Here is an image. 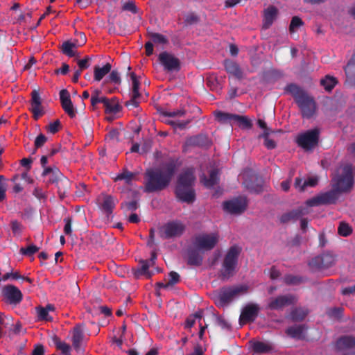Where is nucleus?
Wrapping results in <instances>:
<instances>
[{
    "label": "nucleus",
    "instance_id": "nucleus-34",
    "mask_svg": "<svg viewBox=\"0 0 355 355\" xmlns=\"http://www.w3.org/2000/svg\"><path fill=\"white\" fill-rule=\"evenodd\" d=\"M112 69V66L110 63H107L103 67L96 66L94 67V80L96 81H100Z\"/></svg>",
    "mask_w": 355,
    "mask_h": 355
},
{
    "label": "nucleus",
    "instance_id": "nucleus-28",
    "mask_svg": "<svg viewBox=\"0 0 355 355\" xmlns=\"http://www.w3.org/2000/svg\"><path fill=\"white\" fill-rule=\"evenodd\" d=\"M116 200L110 195H105L103 197V202L100 206L102 211L109 216L112 214L114 209L115 208Z\"/></svg>",
    "mask_w": 355,
    "mask_h": 355
},
{
    "label": "nucleus",
    "instance_id": "nucleus-11",
    "mask_svg": "<svg viewBox=\"0 0 355 355\" xmlns=\"http://www.w3.org/2000/svg\"><path fill=\"white\" fill-rule=\"evenodd\" d=\"M1 295L6 301L10 304L17 305L19 304L23 299L21 291L15 286L8 284L1 289Z\"/></svg>",
    "mask_w": 355,
    "mask_h": 355
},
{
    "label": "nucleus",
    "instance_id": "nucleus-63",
    "mask_svg": "<svg viewBox=\"0 0 355 355\" xmlns=\"http://www.w3.org/2000/svg\"><path fill=\"white\" fill-rule=\"evenodd\" d=\"M138 202L137 200H132L130 202H125L121 203V208H126L128 210L134 211L138 208Z\"/></svg>",
    "mask_w": 355,
    "mask_h": 355
},
{
    "label": "nucleus",
    "instance_id": "nucleus-5",
    "mask_svg": "<svg viewBox=\"0 0 355 355\" xmlns=\"http://www.w3.org/2000/svg\"><path fill=\"white\" fill-rule=\"evenodd\" d=\"M333 188L338 193L347 192L354 185L353 168L351 164H346L342 168V173L336 175L333 178Z\"/></svg>",
    "mask_w": 355,
    "mask_h": 355
},
{
    "label": "nucleus",
    "instance_id": "nucleus-46",
    "mask_svg": "<svg viewBox=\"0 0 355 355\" xmlns=\"http://www.w3.org/2000/svg\"><path fill=\"white\" fill-rule=\"evenodd\" d=\"M135 174L127 169H124L122 173L117 175L115 180H125V183L129 184L132 180L135 178Z\"/></svg>",
    "mask_w": 355,
    "mask_h": 355
},
{
    "label": "nucleus",
    "instance_id": "nucleus-23",
    "mask_svg": "<svg viewBox=\"0 0 355 355\" xmlns=\"http://www.w3.org/2000/svg\"><path fill=\"white\" fill-rule=\"evenodd\" d=\"M85 335L83 329L80 324H76L72 331V345L76 352L80 353L82 351L81 345Z\"/></svg>",
    "mask_w": 355,
    "mask_h": 355
},
{
    "label": "nucleus",
    "instance_id": "nucleus-50",
    "mask_svg": "<svg viewBox=\"0 0 355 355\" xmlns=\"http://www.w3.org/2000/svg\"><path fill=\"white\" fill-rule=\"evenodd\" d=\"M304 25V22L301 18L297 16H295L292 18L290 26H289V31L291 33H295V29L300 28V26Z\"/></svg>",
    "mask_w": 355,
    "mask_h": 355
},
{
    "label": "nucleus",
    "instance_id": "nucleus-55",
    "mask_svg": "<svg viewBox=\"0 0 355 355\" xmlns=\"http://www.w3.org/2000/svg\"><path fill=\"white\" fill-rule=\"evenodd\" d=\"M169 280L168 282V285L170 286V287L173 286L175 284H178L180 281V275L175 271H171L168 273Z\"/></svg>",
    "mask_w": 355,
    "mask_h": 355
},
{
    "label": "nucleus",
    "instance_id": "nucleus-2",
    "mask_svg": "<svg viewBox=\"0 0 355 355\" xmlns=\"http://www.w3.org/2000/svg\"><path fill=\"white\" fill-rule=\"evenodd\" d=\"M195 180L196 177L191 168H187L178 175L175 194L179 201L192 204L196 200V191L193 188Z\"/></svg>",
    "mask_w": 355,
    "mask_h": 355
},
{
    "label": "nucleus",
    "instance_id": "nucleus-10",
    "mask_svg": "<svg viewBox=\"0 0 355 355\" xmlns=\"http://www.w3.org/2000/svg\"><path fill=\"white\" fill-rule=\"evenodd\" d=\"M338 198V192L333 188L332 190L322 193L306 201L309 207L318 206L320 205H331L336 203Z\"/></svg>",
    "mask_w": 355,
    "mask_h": 355
},
{
    "label": "nucleus",
    "instance_id": "nucleus-6",
    "mask_svg": "<svg viewBox=\"0 0 355 355\" xmlns=\"http://www.w3.org/2000/svg\"><path fill=\"white\" fill-rule=\"evenodd\" d=\"M219 241L218 232L201 233L194 237L193 244L196 248L202 252L211 251Z\"/></svg>",
    "mask_w": 355,
    "mask_h": 355
},
{
    "label": "nucleus",
    "instance_id": "nucleus-27",
    "mask_svg": "<svg viewBox=\"0 0 355 355\" xmlns=\"http://www.w3.org/2000/svg\"><path fill=\"white\" fill-rule=\"evenodd\" d=\"M336 347L338 350H345L355 347V336H343L336 343Z\"/></svg>",
    "mask_w": 355,
    "mask_h": 355
},
{
    "label": "nucleus",
    "instance_id": "nucleus-25",
    "mask_svg": "<svg viewBox=\"0 0 355 355\" xmlns=\"http://www.w3.org/2000/svg\"><path fill=\"white\" fill-rule=\"evenodd\" d=\"M243 184L251 193L259 194L263 191V180L257 175L252 176L249 180H245Z\"/></svg>",
    "mask_w": 355,
    "mask_h": 355
},
{
    "label": "nucleus",
    "instance_id": "nucleus-16",
    "mask_svg": "<svg viewBox=\"0 0 355 355\" xmlns=\"http://www.w3.org/2000/svg\"><path fill=\"white\" fill-rule=\"evenodd\" d=\"M259 312V306L257 304H249L246 305L239 318V320L241 322H253L257 317L258 316Z\"/></svg>",
    "mask_w": 355,
    "mask_h": 355
},
{
    "label": "nucleus",
    "instance_id": "nucleus-18",
    "mask_svg": "<svg viewBox=\"0 0 355 355\" xmlns=\"http://www.w3.org/2000/svg\"><path fill=\"white\" fill-rule=\"evenodd\" d=\"M187 146L209 148L211 145V141L205 134H199L188 137L185 141Z\"/></svg>",
    "mask_w": 355,
    "mask_h": 355
},
{
    "label": "nucleus",
    "instance_id": "nucleus-47",
    "mask_svg": "<svg viewBox=\"0 0 355 355\" xmlns=\"http://www.w3.org/2000/svg\"><path fill=\"white\" fill-rule=\"evenodd\" d=\"M352 232L351 226L345 222H340L338 228V233L342 236H348Z\"/></svg>",
    "mask_w": 355,
    "mask_h": 355
},
{
    "label": "nucleus",
    "instance_id": "nucleus-43",
    "mask_svg": "<svg viewBox=\"0 0 355 355\" xmlns=\"http://www.w3.org/2000/svg\"><path fill=\"white\" fill-rule=\"evenodd\" d=\"M234 123H237L241 128L245 129H250L252 126L251 121L245 116H241L237 114L236 121Z\"/></svg>",
    "mask_w": 355,
    "mask_h": 355
},
{
    "label": "nucleus",
    "instance_id": "nucleus-54",
    "mask_svg": "<svg viewBox=\"0 0 355 355\" xmlns=\"http://www.w3.org/2000/svg\"><path fill=\"white\" fill-rule=\"evenodd\" d=\"M54 169H58L57 167H47V168H44V170H43V172L42 173V176H47V175H50L49 177V183H51L53 184V180H55V173L54 171Z\"/></svg>",
    "mask_w": 355,
    "mask_h": 355
},
{
    "label": "nucleus",
    "instance_id": "nucleus-26",
    "mask_svg": "<svg viewBox=\"0 0 355 355\" xmlns=\"http://www.w3.org/2000/svg\"><path fill=\"white\" fill-rule=\"evenodd\" d=\"M200 250L190 248L187 250V264L192 266H200L202 263L203 256L200 252Z\"/></svg>",
    "mask_w": 355,
    "mask_h": 355
},
{
    "label": "nucleus",
    "instance_id": "nucleus-38",
    "mask_svg": "<svg viewBox=\"0 0 355 355\" xmlns=\"http://www.w3.org/2000/svg\"><path fill=\"white\" fill-rule=\"evenodd\" d=\"M149 37L150 38V42L153 44H167L168 43V38L158 33H149Z\"/></svg>",
    "mask_w": 355,
    "mask_h": 355
},
{
    "label": "nucleus",
    "instance_id": "nucleus-20",
    "mask_svg": "<svg viewBox=\"0 0 355 355\" xmlns=\"http://www.w3.org/2000/svg\"><path fill=\"white\" fill-rule=\"evenodd\" d=\"M150 266L151 265L146 259L139 260L137 266L132 268L135 278L138 279L144 276L146 279H150L153 275V272L149 270Z\"/></svg>",
    "mask_w": 355,
    "mask_h": 355
},
{
    "label": "nucleus",
    "instance_id": "nucleus-53",
    "mask_svg": "<svg viewBox=\"0 0 355 355\" xmlns=\"http://www.w3.org/2000/svg\"><path fill=\"white\" fill-rule=\"evenodd\" d=\"M46 141L47 137L44 134L40 133L35 139V150H33V154L35 153L36 150L42 147Z\"/></svg>",
    "mask_w": 355,
    "mask_h": 355
},
{
    "label": "nucleus",
    "instance_id": "nucleus-49",
    "mask_svg": "<svg viewBox=\"0 0 355 355\" xmlns=\"http://www.w3.org/2000/svg\"><path fill=\"white\" fill-rule=\"evenodd\" d=\"M53 342L56 348L60 350L62 354L67 353L68 351H71L70 345L64 342L61 341L58 337L55 336L53 338Z\"/></svg>",
    "mask_w": 355,
    "mask_h": 355
},
{
    "label": "nucleus",
    "instance_id": "nucleus-44",
    "mask_svg": "<svg viewBox=\"0 0 355 355\" xmlns=\"http://www.w3.org/2000/svg\"><path fill=\"white\" fill-rule=\"evenodd\" d=\"M200 21V17L195 12L187 13L184 17V24L185 26L197 24Z\"/></svg>",
    "mask_w": 355,
    "mask_h": 355
},
{
    "label": "nucleus",
    "instance_id": "nucleus-19",
    "mask_svg": "<svg viewBox=\"0 0 355 355\" xmlns=\"http://www.w3.org/2000/svg\"><path fill=\"white\" fill-rule=\"evenodd\" d=\"M60 99L62 109L71 118L76 116V111L74 110L72 101L71 100L69 92L64 89L60 92Z\"/></svg>",
    "mask_w": 355,
    "mask_h": 355
},
{
    "label": "nucleus",
    "instance_id": "nucleus-22",
    "mask_svg": "<svg viewBox=\"0 0 355 355\" xmlns=\"http://www.w3.org/2000/svg\"><path fill=\"white\" fill-rule=\"evenodd\" d=\"M223 65L228 74L238 80H241L243 78V71L236 62L230 59H226L223 62Z\"/></svg>",
    "mask_w": 355,
    "mask_h": 355
},
{
    "label": "nucleus",
    "instance_id": "nucleus-7",
    "mask_svg": "<svg viewBox=\"0 0 355 355\" xmlns=\"http://www.w3.org/2000/svg\"><path fill=\"white\" fill-rule=\"evenodd\" d=\"M246 291L247 287L244 286L223 287L216 296V304L218 306H224L234 297Z\"/></svg>",
    "mask_w": 355,
    "mask_h": 355
},
{
    "label": "nucleus",
    "instance_id": "nucleus-4",
    "mask_svg": "<svg viewBox=\"0 0 355 355\" xmlns=\"http://www.w3.org/2000/svg\"><path fill=\"white\" fill-rule=\"evenodd\" d=\"M241 252V248L236 245L231 246L227 250L220 270L222 280H227L234 275Z\"/></svg>",
    "mask_w": 355,
    "mask_h": 355
},
{
    "label": "nucleus",
    "instance_id": "nucleus-33",
    "mask_svg": "<svg viewBox=\"0 0 355 355\" xmlns=\"http://www.w3.org/2000/svg\"><path fill=\"white\" fill-rule=\"evenodd\" d=\"M218 180V171L217 169H212L209 172V175L208 178L206 176H204L203 178H202V181L204 185L207 188H211L214 185L217 184Z\"/></svg>",
    "mask_w": 355,
    "mask_h": 355
},
{
    "label": "nucleus",
    "instance_id": "nucleus-62",
    "mask_svg": "<svg viewBox=\"0 0 355 355\" xmlns=\"http://www.w3.org/2000/svg\"><path fill=\"white\" fill-rule=\"evenodd\" d=\"M92 58L89 56H86L85 58L82 60H78V65L79 67L78 70H80L81 71L84 69H86L89 67Z\"/></svg>",
    "mask_w": 355,
    "mask_h": 355
},
{
    "label": "nucleus",
    "instance_id": "nucleus-21",
    "mask_svg": "<svg viewBox=\"0 0 355 355\" xmlns=\"http://www.w3.org/2000/svg\"><path fill=\"white\" fill-rule=\"evenodd\" d=\"M279 14L278 9L275 6H269L263 10V28L268 29L276 20Z\"/></svg>",
    "mask_w": 355,
    "mask_h": 355
},
{
    "label": "nucleus",
    "instance_id": "nucleus-13",
    "mask_svg": "<svg viewBox=\"0 0 355 355\" xmlns=\"http://www.w3.org/2000/svg\"><path fill=\"white\" fill-rule=\"evenodd\" d=\"M296 298L291 294L279 295L275 298H270L267 305V309L270 310H280L285 306L295 304Z\"/></svg>",
    "mask_w": 355,
    "mask_h": 355
},
{
    "label": "nucleus",
    "instance_id": "nucleus-31",
    "mask_svg": "<svg viewBox=\"0 0 355 355\" xmlns=\"http://www.w3.org/2000/svg\"><path fill=\"white\" fill-rule=\"evenodd\" d=\"M251 343V347L254 353H268L272 350V345L268 343L261 341H254Z\"/></svg>",
    "mask_w": 355,
    "mask_h": 355
},
{
    "label": "nucleus",
    "instance_id": "nucleus-1",
    "mask_svg": "<svg viewBox=\"0 0 355 355\" xmlns=\"http://www.w3.org/2000/svg\"><path fill=\"white\" fill-rule=\"evenodd\" d=\"M177 169V163L174 160L164 163L159 168L147 169L144 175L145 192L153 193L165 189L171 182Z\"/></svg>",
    "mask_w": 355,
    "mask_h": 355
},
{
    "label": "nucleus",
    "instance_id": "nucleus-58",
    "mask_svg": "<svg viewBox=\"0 0 355 355\" xmlns=\"http://www.w3.org/2000/svg\"><path fill=\"white\" fill-rule=\"evenodd\" d=\"M108 81L116 85L121 84V80L119 73L116 70L111 71L108 76Z\"/></svg>",
    "mask_w": 355,
    "mask_h": 355
},
{
    "label": "nucleus",
    "instance_id": "nucleus-36",
    "mask_svg": "<svg viewBox=\"0 0 355 355\" xmlns=\"http://www.w3.org/2000/svg\"><path fill=\"white\" fill-rule=\"evenodd\" d=\"M305 280L303 277L291 274L286 275L284 277V282L287 285H298L304 282Z\"/></svg>",
    "mask_w": 355,
    "mask_h": 355
},
{
    "label": "nucleus",
    "instance_id": "nucleus-3",
    "mask_svg": "<svg viewBox=\"0 0 355 355\" xmlns=\"http://www.w3.org/2000/svg\"><path fill=\"white\" fill-rule=\"evenodd\" d=\"M285 92L290 94L300 107L302 116L306 119L311 118L315 111V103L313 98L300 87L294 83L287 85Z\"/></svg>",
    "mask_w": 355,
    "mask_h": 355
},
{
    "label": "nucleus",
    "instance_id": "nucleus-15",
    "mask_svg": "<svg viewBox=\"0 0 355 355\" xmlns=\"http://www.w3.org/2000/svg\"><path fill=\"white\" fill-rule=\"evenodd\" d=\"M54 171L55 179L53 180V184L56 185L60 197L64 198L69 189L70 181L60 173L59 169H54Z\"/></svg>",
    "mask_w": 355,
    "mask_h": 355
},
{
    "label": "nucleus",
    "instance_id": "nucleus-45",
    "mask_svg": "<svg viewBox=\"0 0 355 355\" xmlns=\"http://www.w3.org/2000/svg\"><path fill=\"white\" fill-rule=\"evenodd\" d=\"M306 315L307 313L304 310L300 308H296L291 311V318L293 321H302L305 318Z\"/></svg>",
    "mask_w": 355,
    "mask_h": 355
},
{
    "label": "nucleus",
    "instance_id": "nucleus-59",
    "mask_svg": "<svg viewBox=\"0 0 355 355\" xmlns=\"http://www.w3.org/2000/svg\"><path fill=\"white\" fill-rule=\"evenodd\" d=\"M122 9L123 10L129 11L133 14H136L138 12V9L133 1H129L125 3L123 5Z\"/></svg>",
    "mask_w": 355,
    "mask_h": 355
},
{
    "label": "nucleus",
    "instance_id": "nucleus-57",
    "mask_svg": "<svg viewBox=\"0 0 355 355\" xmlns=\"http://www.w3.org/2000/svg\"><path fill=\"white\" fill-rule=\"evenodd\" d=\"M318 182V179L315 177L309 178L303 182V184L300 188V191H304L305 188L307 187H313L317 185Z\"/></svg>",
    "mask_w": 355,
    "mask_h": 355
},
{
    "label": "nucleus",
    "instance_id": "nucleus-12",
    "mask_svg": "<svg viewBox=\"0 0 355 355\" xmlns=\"http://www.w3.org/2000/svg\"><path fill=\"white\" fill-rule=\"evenodd\" d=\"M248 200L245 197H239L223 203L224 209L232 214H241L246 209Z\"/></svg>",
    "mask_w": 355,
    "mask_h": 355
},
{
    "label": "nucleus",
    "instance_id": "nucleus-60",
    "mask_svg": "<svg viewBox=\"0 0 355 355\" xmlns=\"http://www.w3.org/2000/svg\"><path fill=\"white\" fill-rule=\"evenodd\" d=\"M167 124L173 126L175 128L184 129L187 127V125L189 123V121H167L166 122Z\"/></svg>",
    "mask_w": 355,
    "mask_h": 355
},
{
    "label": "nucleus",
    "instance_id": "nucleus-51",
    "mask_svg": "<svg viewBox=\"0 0 355 355\" xmlns=\"http://www.w3.org/2000/svg\"><path fill=\"white\" fill-rule=\"evenodd\" d=\"M37 314V318L40 320L49 321L51 320V317L49 316L48 311L43 306H39L36 308Z\"/></svg>",
    "mask_w": 355,
    "mask_h": 355
},
{
    "label": "nucleus",
    "instance_id": "nucleus-29",
    "mask_svg": "<svg viewBox=\"0 0 355 355\" xmlns=\"http://www.w3.org/2000/svg\"><path fill=\"white\" fill-rule=\"evenodd\" d=\"M305 326L304 324L294 325L286 329V334L295 339H303L304 338V331Z\"/></svg>",
    "mask_w": 355,
    "mask_h": 355
},
{
    "label": "nucleus",
    "instance_id": "nucleus-32",
    "mask_svg": "<svg viewBox=\"0 0 355 355\" xmlns=\"http://www.w3.org/2000/svg\"><path fill=\"white\" fill-rule=\"evenodd\" d=\"M236 114L217 111L215 112L216 119L221 123H234L236 121Z\"/></svg>",
    "mask_w": 355,
    "mask_h": 355
},
{
    "label": "nucleus",
    "instance_id": "nucleus-42",
    "mask_svg": "<svg viewBox=\"0 0 355 355\" xmlns=\"http://www.w3.org/2000/svg\"><path fill=\"white\" fill-rule=\"evenodd\" d=\"M130 76L132 83V94L135 98H139L141 96L139 92L140 82L134 72L130 73Z\"/></svg>",
    "mask_w": 355,
    "mask_h": 355
},
{
    "label": "nucleus",
    "instance_id": "nucleus-37",
    "mask_svg": "<svg viewBox=\"0 0 355 355\" xmlns=\"http://www.w3.org/2000/svg\"><path fill=\"white\" fill-rule=\"evenodd\" d=\"M337 80L335 78L330 76H326L324 78L320 80V84L326 91L331 92L336 86Z\"/></svg>",
    "mask_w": 355,
    "mask_h": 355
},
{
    "label": "nucleus",
    "instance_id": "nucleus-56",
    "mask_svg": "<svg viewBox=\"0 0 355 355\" xmlns=\"http://www.w3.org/2000/svg\"><path fill=\"white\" fill-rule=\"evenodd\" d=\"M61 128V123L59 119L55 120L54 122L51 123L46 126V130L51 134H55Z\"/></svg>",
    "mask_w": 355,
    "mask_h": 355
},
{
    "label": "nucleus",
    "instance_id": "nucleus-14",
    "mask_svg": "<svg viewBox=\"0 0 355 355\" xmlns=\"http://www.w3.org/2000/svg\"><path fill=\"white\" fill-rule=\"evenodd\" d=\"M159 63L168 71H178L180 67V60L173 55L164 51L159 55Z\"/></svg>",
    "mask_w": 355,
    "mask_h": 355
},
{
    "label": "nucleus",
    "instance_id": "nucleus-40",
    "mask_svg": "<svg viewBox=\"0 0 355 355\" xmlns=\"http://www.w3.org/2000/svg\"><path fill=\"white\" fill-rule=\"evenodd\" d=\"M9 279H21L23 280L28 282L30 284L33 283L32 279H31L28 277L21 276L18 271L7 272L3 275V282H6Z\"/></svg>",
    "mask_w": 355,
    "mask_h": 355
},
{
    "label": "nucleus",
    "instance_id": "nucleus-8",
    "mask_svg": "<svg viewBox=\"0 0 355 355\" xmlns=\"http://www.w3.org/2000/svg\"><path fill=\"white\" fill-rule=\"evenodd\" d=\"M320 130L318 128L309 130L297 135L296 143L305 150H312L318 144Z\"/></svg>",
    "mask_w": 355,
    "mask_h": 355
},
{
    "label": "nucleus",
    "instance_id": "nucleus-9",
    "mask_svg": "<svg viewBox=\"0 0 355 355\" xmlns=\"http://www.w3.org/2000/svg\"><path fill=\"white\" fill-rule=\"evenodd\" d=\"M185 229L184 224L180 220L169 221L162 227L159 232L160 237L163 239L180 237L184 232Z\"/></svg>",
    "mask_w": 355,
    "mask_h": 355
},
{
    "label": "nucleus",
    "instance_id": "nucleus-24",
    "mask_svg": "<svg viewBox=\"0 0 355 355\" xmlns=\"http://www.w3.org/2000/svg\"><path fill=\"white\" fill-rule=\"evenodd\" d=\"M305 209L303 207H299L296 209H293L288 212L283 214L279 220L281 223L285 224L291 221H296L302 217L305 214Z\"/></svg>",
    "mask_w": 355,
    "mask_h": 355
},
{
    "label": "nucleus",
    "instance_id": "nucleus-39",
    "mask_svg": "<svg viewBox=\"0 0 355 355\" xmlns=\"http://www.w3.org/2000/svg\"><path fill=\"white\" fill-rule=\"evenodd\" d=\"M345 72L347 78H353L355 80V55L349 60L345 67Z\"/></svg>",
    "mask_w": 355,
    "mask_h": 355
},
{
    "label": "nucleus",
    "instance_id": "nucleus-64",
    "mask_svg": "<svg viewBox=\"0 0 355 355\" xmlns=\"http://www.w3.org/2000/svg\"><path fill=\"white\" fill-rule=\"evenodd\" d=\"M216 322L217 324L223 329L230 330L231 329V324L221 316L216 318Z\"/></svg>",
    "mask_w": 355,
    "mask_h": 355
},
{
    "label": "nucleus",
    "instance_id": "nucleus-41",
    "mask_svg": "<svg viewBox=\"0 0 355 355\" xmlns=\"http://www.w3.org/2000/svg\"><path fill=\"white\" fill-rule=\"evenodd\" d=\"M322 261V265L324 268H328L332 266L335 263L334 257L330 253H324L319 255Z\"/></svg>",
    "mask_w": 355,
    "mask_h": 355
},
{
    "label": "nucleus",
    "instance_id": "nucleus-17",
    "mask_svg": "<svg viewBox=\"0 0 355 355\" xmlns=\"http://www.w3.org/2000/svg\"><path fill=\"white\" fill-rule=\"evenodd\" d=\"M31 105L30 110L33 113L35 120H37L44 114L40 93L35 89L31 92Z\"/></svg>",
    "mask_w": 355,
    "mask_h": 355
},
{
    "label": "nucleus",
    "instance_id": "nucleus-61",
    "mask_svg": "<svg viewBox=\"0 0 355 355\" xmlns=\"http://www.w3.org/2000/svg\"><path fill=\"white\" fill-rule=\"evenodd\" d=\"M343 309L341 307H334L332 309H330L327 311V314L330 317H334L336 318H340L342 317Z\"/></svg>",
    "mask_w": 355,
    "mask_h": 355
},
{
    "label": "nucleus",
    "instance_id": "nucleus-48",
    "mask_svg": "<svg viewBox=\"0 0 355 355\" xmlns=\"http://www.w3.org/2000/svg\"><path fill=\"white\" fill-rule=\"evenodd\" d=\"M309 266L313 272L324 269L320 256H316L309 262Z\"/></svg>",
    "mask_w": 355,
    "mask_h": 355
},
{
    "label": "nucleus",
    "instance_id": "nucleus-30",
    "mask_svg": "<svg viewBox=\"0 0 355 355\" xmlns=\"http://www.w3.org/2000/svg\"><path fill=\"white\" fill-rule=\"evenodd\" d=\"M78 46L80 45L67 40L62 43L61 46V51L63 54L69 58L75 57L78 55L76 49Z\"/></svg>",
    "mask_w": 355,
    "mask_h": 355
},
{
    "label": "nucleus",
    "instance_id": "nucleus-35",
    "mask_svg": "<svg viewBox=\"0 0 355 355\" xmlns=\"http://www.w3.org/2000/svg\"><path fill=\"white\" fill-rule=\"evenodd\" d=\"M105 108L107 114H116L120 110L119 103L114 98H109L107 103L105 105Z\"/></svg>",
    "mask_w": 355,
    "mask_h": 355
},
{
    "label": "nucleus",
    "instance_id": "nucleus-52",
    "mask_svg": "<svg viewBox=\"0 0 355 355\" xmlns=\"http://www.w3.org/2000/svg\"><path fill=\"white\" fill-rule=\"evenodd\" d=\"M39 249L40 248L36 245L31 244L28 245L27 248H20L19 252L23 255L30 257L36 253L39 250Z\"/></svg>",
    "mask_w": 355,
    "mask_h": 355
}]
</instances>
